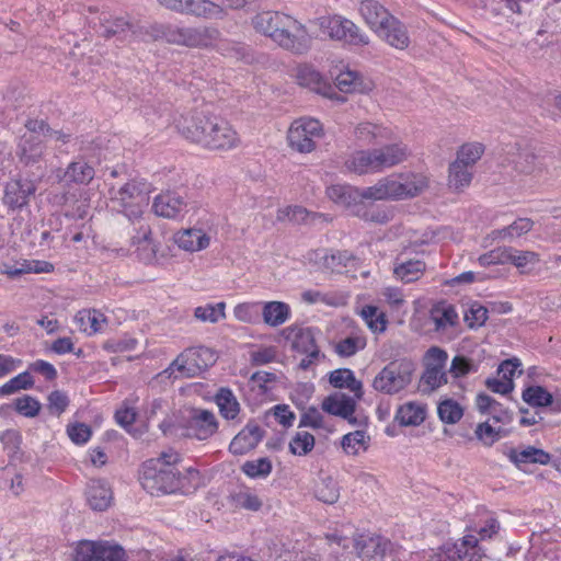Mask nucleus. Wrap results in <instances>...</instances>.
Segmentation results:
<instances>
[{
	"label": "nucleus",
	"instance_id": "nucleus-1",
	"mask_svg": "<svg viewBox=\"0 0 561 561\" xmlns=\"http://www.w3.org/2000/svg\"><path fill=\"white\" fill-rule=\"evenodd\" d=\"M181 455L171 448L157 458L146 460L140 476L142 488L154 496L194 493L203 485V477L192 467L181 470Z\"/></svg>",
	"mask_w": 561,
	"mask_h": 561
},
{
	"label": "nucleus",
	"instance_id": "nucleus-2",
	"mask_svg": "<svg viewBox=\"0 0 561 561\" xmlns=\"http://www.w3.org/2000/svg\"><path fill=\"white\" fill-rule=\"evenodd\" d=\"M176 127L186 139L210 150H230L240 144L238 133L227 121L202 111L182 116Z\"/></svg>",
	"mask_w": 561,
	"mask_h": 561
},
{
	"label": "nucleus",
	"instance_id": "nucleus-3",
	"mask_svg": "<svg viewBox=\"0 0 561 561\" xmlns=\"http://www.w3.org/2000/svg\"><path fill=\"white\" fill-rule=\"evenodd\" d=\"M152 41L164 39L169 44L186 47H208L219 38L220 32L213 26H184L173 23H153L146 27Z\"/></svg>",
	"mask_w": 561,
	"mask_h": 561
},
{
	"label": "nucleus",
	"instance_id": "nucleus-4",
	"mask_svg": "<svg viewBox=\"0 0 561 561\" xmlns=\"http://www.w3.org/2000/svg\"><path fill=\"white\" fill-rule=\"evenodd\" d=\"M112 202L126 217L137 219L149 203V188L145 182L131 180L113 192Z\"/></svg>",
	"mask_w": 561,
	"mask_h": 561
},
{
	"label": "nucleus",
	"instance_id": "nucleus-5",
	"mask_svg": "<svg viewBox=\"0 0 561 561\" xmlns=\"http://www.w3.org/2000/svg\"><path fill=\"white\" fill-rule=\"evenodd\" d=\"M414 370V363L410 359L390 362L374 378L373 388L386 394L398 393L411 382Z\"/></svg>",
	"mask_w": 561,
	"mask_h": 561
},
{
	"label": "nucleus",
	"instance_id": "nucleus-6",
	"mask_svg": "<svg viewBox=\"0 0 561 561\" xmlns=\"http://www.w3.org/2000/svg\"><path fill=\"white\" fill-rule=\"evenodd\" d=\"M217 360L216 353L208 347L197 346L185 348L165 369V373L176 369L181 377L199 376Z\"/></svg>",
	"mask_w": 561,
	"mask_h": 561
},
{
	"label": "nucleus",
	"instance_id": "nucleus-7",
	"mask_svg": "<svg viewBox=\"0 0 561 561\" xmlns=\"http://www.w3.org/2000/svg\"><path fill=\"white\" fill-rule=\"evenodd\" d=\"M321 33L331 39L353 46H366L369 37L351 20L340 15L321 16L317 20Z\"/></svg>",
	"mask_w": 561,
	"mask_h": 561
},
{
	"label": "nucleus",
	"instance_id": "nucleus-8",
	"mask_svg": "<svg viewBox=\"0 0 561 561\" xmlns=\"http://www.w3.org/2000/svg\"><path fill=\"white\" fill-rule=\"evenodd\" d=\"M353 547L363 561H393L394 545L379 535H357L353 537Z\"/></svg>",
	"mask_w": 561,
	"mask_h": 561
},
{
	"label": "nucleus",
	"instance_id": "nucleus-9",
	"mask_svg": "<svg viewBox=\"0 0 561 561\" xmlns=\"http://www.w3.org/2000/svg\"><path fill=\"white\" fill-rule=\"evenodd\" d=\"M387 199H404L419 195L426 186L422 175L400 173L379 180Z\"/></svg>",
	"mask_w": 561,
	"mask_h": 561
},
{
	"label": "nucleus",
	"instance_id": "nucleus-10",
	"mask_svg": "<svg viewBox=\"0 0 561 561\" xmlns=\"http://www.w3.org/2000/svg\"><path fill=\"white\" fill-rule=\"evenodd\" d=\"M163 8L207 20H224L228 12L225 7L210 0H157Z\"/></svg>",
	"mask_w": 561,
	"mask_h": 561
},
{
	"label": "nucleus",
	"instance_id": "nucleus-11",
	"mask_svg": "<svg viewBox=\"0 0 561 561\" xmlns=\"http://www.w3.org/2000/svg\"><path fill=\"white\" fill-rule=\"evenodd\" d=\"M322 126L318 119L300 118L295 121L287 135L289 146L299 152H311L316 139L321 138Z\"/></svg>",
	"mask_w": 561,
	"mask_h": 561
},
{
	"label": "nucleus",
	"instance_id": "nucleus-12",
	"mask_svg": "<svg viewBox=\"0 0 561 561\" xmlns=\"http://www.w3.org/2000/svg\"><path fill=\"white\" fill-rule=\"evenodd\" d=\"M75 561H126L125 550L110 541H80L75 550Z\"/></svg>",
	"mask_w": 561,
	"mask_h": 561
},
{
	"label": "nucleus",
	"instance_id": "nucleus-13",
	"mask_svg": "<svg viewBox=\"0 0 561 561\" xmlns=\"http://www.w3.org/2000/svg\"><path fill=\"white\" fill-rule=\"evenodd\" d=\"M285 25L274 44L295 55L307 54L312 45L307 27L291 15Z\"/></svg>",
	"mask_w": 561,
	"mask_h": 561
},
{
	"label": "nucleus",
	"instance_id": "nucleus-14",
	"mask_svg": "<svg viewBox=\"0 0 561 561\" xmlns=\"http://www.w3.org/2000/svg\"><path fill=\"white\" fill-rule=\"evenodd\" d=\"M37 190L36 183L27 178L16 176L4 185L2 202L12 213L22 211L30 205Z\"/></svg>",
	"mask_w": 561,
	"mask_h": 561
},
{
	"label": "nucleus",
	"instance_id": "nucleus-15",
	"mask_svg": "<svg viewBox=\"0 0 561 561\" xmlns=\"http://www.w3.org/2000/svg\"><path fill=\"white\" fill-rule=\"evenodd\" d=\"M500 165L513 163V169L522 174H534L540 171L538 158L530 148L519 149L517 144H508L499 153Z\"/></svg>",
	"mask_w": 561,
	"mask_h": 561
},
{
	"label": "nucleus",
	"instance_id": "nucleus-16",
	"mask_svg": "<svg viewBox=\"0 0 561 561\" xmlns=\"http://www.w3.org/2000/svg\"><path fill=\"white\" fill-rule=\"evenodd\" d=\"M186 430L190 437L205 440L217 432L218 422L211 411L193 408L190 410Z\"/></svg>",
	"mask_w": 561,
	"mask_h": 561
},
{
	"label": "nucleus",
	"instance_id": "nucleus-17",
	"mask_svg": "<svg viewBox=\"0 0 561 561\" xmlns=\"http://www.w3.org/2000/svg\"><path fill=\"white\" fill-rule=\"evenodd\" d=\"M289 18L290 15L279 11H262L252 18V26L255 32L275 43Z\"/></svg>",
	"mask_w": 561,
	"mask_h": 561
},
{
	"label": "nucleus",
	"instance_id": "nucleus-18",
	"mask_svg": "<svg viewBox=\"0 0 561 561\" xmlns=\"http://www.w3.org/2000/svg\"><path fill=\"white\" fill-rule=\"evenodd\" d=\"M100 24L101 35L105 38L116 36L119 41H124L128 35L140 36L142 39L148 37L146 35L147 26H135L125 18H111L103 14L100 18Z\"/></svg>",
	"mask_w": 561,
	"mask_h": 561
},
{
	"label": "nucleus",
	"instance_id": "nucleus-19",
	"mask_svg": "<svg viewBox=\"0 0 561 561\" xmlns=\"http://www.w3.org/2000/svg\"><path fill=\"white\" fill-rule=\"evenodd\" d=\"M447 561H481L485 554L476 536H465L460 541L444 546Z\"/></svg>",
	"mask_w": 561,
	"mask_h": 561
},
{
	"label": "nucleus",
	"instance_id": "nucleus-20",
	"mask_svg": "<svg viewBox=\"0 0 561 561\" xmlns=\"http://www.w3.org/2000/svg\"><path fill=\"white\" fill-rule=\"evenodd\" d=\"M321 409L328 414L347 420L351 424H356V417L353 416L356 410V398L344 392H334L325 397L321 403Z\"/></svg>",
	"mask_w": 561,
	"mask_h": 561
},
{
	"label": "nucleus",
	"instance_id": "nucleus-21",
	"mask_svg": "<svg viewBox=\"0 0 561 561\" xmlns=\"http://www.w3.org/2000/svg\"><path fill=\"white\" fill-rule=\"evenodd\" d=\"M152 210L159 217L175 219L187 211V203L176 193L165 192L154 197Z\"/></svg>",
	"mask_w": 561,
	"mask_h": 561
},
{
	"label": "nucleus",
	"instance_id": "nucleus-22",
	"mask_svg": "<svg viewBox=\"0 0 561 561\" xmlns=\"http://www.w3.org/2000/svg\"><path fill=\"white\" fill-rule=\"evenodd\" d=\"M520 366L517 357L504 359L497 367L496 377H493V393L508 394L514 389V377L523 373Z\"/></svg>",
	"mask_w": 561,
	"mask_h": 561
},
{
	"label": "nucleus",
	"instance_id": "nucleus-23",
	"mask_svg": "<svg viewBox=\"0 0 561 561\" xmlns=\"http://www.w3.org/2000/svg\"><path fill=\"white\" fill-rule=\"evenodd\" d=\"M376 34L396 49L403 50L410 45L407 26L394 15Z\"/></svg>",
	"mask_w": 561,
	"mask_h": 561
},
{
	"label": "nucleus",
	"instance_id": "nucleus-24",
	"mask_svg": "<svg viewBox=\"0 0 561 561\" xmlns=\"http://www.w3.org/2000/svg\"><path fill=\"white\" fill-rule=\"evenodd\" d=\"M264 431L255 423H248L231 440L229 451L233 455H244L254 449L263 438Z\"/></svg>",
	"mask_w": 561,
	"mask_h": 561
},
{
	"label": "nucleus",
	"instance_id": "nucleus-25",
	"mask_svg": "<svg viewBox=\"0 0 561 561\" xmlns=\"http://www.w3.org/2000/svg\"><path fill=\"white\" fill-rule=\"evenodd\" d=\"M280 335L290 342L291 350L298 353L308 352L317 346L314 331L311 328L293 324L284 328Z\"/></svg>",
	"mask_w": 561,
	"mask_h": 561
},
{
	"label": "nucleus",
	"instance_id": "nucleus-26",
	"mask_svg": "<svg viewBox=\"0 0 561 561\" xmlns=\"http://www.w3.org/2000/svg\"><path fill=\"white\" fill-rule=\"evenodd\" d=\"M375 149L381 172L403 163L411 154L408 145L402 141L387 144Z\"/></svg>",
	"mask_w": 561,
	"mask_h": 561
},
{
	"label": "nucleus",
	"instance_id": "nucleus-27",
	"mask_svg": "<svg viewBox=\"0 0 561 561\" xmlns=\"http://www.w3.org/2000/svg\"><path fill=\"white\" fill-rule=\"evenodd\" d=\"M502 453L505 456H507L510 460L518 467H520L522 465H548L551 462L550 454L535 446H526L523 447L522 449L505 447L502 449Z\"/></svg>",
	"mask_w": 561,
	"mask_h": 561
},
{
	"label": "nucleus",
	"instance_id": "nucleus-28",
	"mask_svg": "<svg viewBox=\"0 0 561 561\" xmlns=\"http://www.w3.org/2000/svg\"><path fill=\"white\" fill-rule=\"evenodd\" d=\"M345 167L357 174L381 172L375 148L355 151L346 159Z\"/></svg>",
	"mask_w": 561,
	"mask_h": 561
},
{
	"label": "nucleus",
	"instance_id": "nucleus-29",
	"mask_svg": "<svg viewBox=\"0 0 561 561\" xmlns=\"http://www.w3.org/2000/svg\"><path fill=\"white\" fill-rule=\"evenodd\" d=\"M359 12L367 25L376 33L393 15L377 0H363Z\"/></svg>",
	"mask_w": 561,
	"mask_h": 561
},
{
	"label": "nucleus",
	"instance_id": "nucleus-30",
	"mask_svg": "<svg viewBox=\"0 0 561 561\" xmlns=\"http://www.w3.org/2000/svg\"><path fill=\"white\" fill-rule=\"evenodd\" d=\"M44 138L33 134H22L18 146V156L25 163H34L41 159L44 153Z\"/></svg>",
	"mask_w": 561,
	"mask_h": 561
},
{
	"label": "nucleus",
	"instance_id": "nucleus-31",
	"mask_svg": "<svg viewBox=\"0 0 561 561\" xmlns=\"http://www.w3.org/2000/svg\"><path fill=\"white\" fill-rule=\"evenodd\" d=\"M174 242L185 251L196 252L206 249L210 239L202 229L188 228L176 232Z\"/></svg>",
	"mask_w": 561,
	"mask_h": 561
},
{
	"label": "nucleus",
	"instance_id": "nucleus-32",
	"mask_svg": "<svg viewBox=\"0 0 561 561\" xmlns=\"http://www.w3.org/2000/svg\"><path fill=\"white\" fill-rule=\"evenodd\" d=\"M87 501L92 510L105 511L112 502V491L103 480H91L88 484Z\"/></svg>",
	"mask_w": 561,
	"mask_h": 561
},
{
	"label": "nucleus",
	"instance_id": "nucleus-33",
	"mask_svg": "<svg viewBox=\"0 0 561 561\" xmlns=\"http://www.w3.org/2000/svg\"><path fill=\"white\" fill-rule=\"evenodd\" d=\"M327 195L335 204L353 208V211L359 207V188L357 187L335 184L328 187Z\"/></svg>",
	"mask_w": 561,
	"mask_h": 561
},
{
	"label": "nucleus",
	"instance_id": "nucleus-34",
	"mask_svg": "<svg viewBox=\"0 0 561 561\" xmlns=\"http://www.w3.org/2000/svg\"><path fill=\"white\" fill-rule=\"evenodd\" d=\"M136 245L137 256L144 263H151L156 260L158 248L151 239V229L149 226H141L136 236L131 239Z\"/></svg>",
	"mask_w": 561,
	"mask_h": 561
},
{
	"label": "nucleus",
	"instance_id": "nucleus-35",
	"mask_svg": "<svg viewBox=\"0 0 561 561\" xmlns=\"http://www.w3.org/2000/svg\"><path fill=\"white\" fill-rule=\"evenodd\" d=\"M329 382L337 389H348L356 399L360 400L364 396L363 383L357 380L353 370L348 368H339L330 373Z\"/></svg>",
	"mask_w": 561,
	"mask_h": 561
},
{
	"label": "nucleus",
	"instance_id": "nucleus-36",
	"mask_svg": "<svg viewBox=\"0 0 561 561\" xmlns=\"http://www.w3.org/2000/svg\"><path fill=\"white\" fill-rule=\"evenodd\" d=\"M261 312L264 323L273 328L284 324L291 314L288 304L276 300L263 302Z\"/></svg>",
	"mask_w": 561,
	"mask_h": 561
},
{
	"label": "nucleus",
	"instance_id": "nucleus-37",
	"mask_svg": "<svg viewBox=\"0 0 561 561\" xmlns=\"http://www.w3.org/2000/svg\"><path fill=\"white\" fill-rule=\"evenodd\" d=\"M533 227L534 221L530 218L520 217L501 229L493 230V240L513 242L515 239L528 233Z\"/></svg>",
	"mask_w": 561,
	"mask_h": 561
},
{
	"label": "nucleus",
	"instance_id": "nucleus-38",
	"mask_svg": "<svg viewBox=\"0 0 561 561\" xmlns=\"http://www.w3.org/2000/svg\"><path fill=\"white\" fill-rule=\"evenodd\" d=\"M425 268L426 265L421 260L397 261L393 267V274L397 279L408 284L420 279Z\"/></svg>",
	"mask_w": 561,
	"mask_h": 561
},
{
	"label": "nucleus",
	"instance_id": "nucleus-39",
	"mask_svg": "<svg viewBox=\"0 0 561 561\" xmlns=\"http://www.w3.org/2000/svg\"><path fill=\"white\" fill-rule=\"evenodd\" d=\"M431 319L435 323L436 331H445L458 323V313L453 305L439 304L431 310Z\"/></svg>",
	"mask_w": 561,
	"mask_h": 561
},
{
	"label": "nucleus",
	"instance_id": "nucleus-40",
	"mask_svg": "<svg viewBox=\"0 0 561 561\" xmlns=\"http://www.w3.org/2000/svg\"><path fill=\"white\" fill-rule=\"evenodd\" d=\"M95 175L94 168L84 160L80 159L71 162L65 173L64 180L77 184H88Z\"/></svg>",
	"mask_w": 561,
	"mask_h": 561
},
{
	"label": "nucleus",
	"instance_id": "nucleus-41",
	"mask_svg": "<svg viewBox=\"0 0 561 561\" xmlns=\"http://www.w3.org/2000/svg\"><path fill=\"white\" fill-rule=\"evenodd\" d=\"M215 400L222 417L233 420L239 414L240 404L230 389H219Z\"/></svg>",
	"mask_w": 561,
	"mask_h": 561
},
{
	"label": "nucleus",
	"instance_id": "nucleus-42",
	"mask_svg": "<svg viewBox=\"0 0 561 561\" xmlns=\"http://www.w3.org/2000/svg\"><path fill=\"white\" fill-rule=\"evenodd\" d=\"M231 504L236 508H243L251 512H257L263 503L259 495L249 488H242L230 494Z\"/></svg>",
	"mask_w": 561,
	"mask_h": 561
},
{
	"label": "nucleus",
	"instance_id": "nucleus-43",
	"mask_svg": "<svg viewBox=\"0 0 561 561\" xmlns=\"http://www.w3.org/2000/svg\"><path fill=\"white\" fill-rule=\"evenodd\" d=\"M314 496L325 503L334 504L340 497V489L337 482L331 477H322L314 485Z\"/></svg>",
	"mask_w": 561,
	"mask_h": 561
},
{
	"label": "nucleus",
	"instance_id": "nucleus-44",
	"mask_svg": "<svg viewBox=\"0 0 561 561\" xmlns=\"http://www.w3.org/2000/svg\"><path fill=\"white\" fill-rule=\"evenodd\" d=\"M424 419V408L412 402L402 405L396 414V420L403 426L420 425Z\"/></svg>",
	"mask_w": 561,
	"mask_h": 561
},
{
	"label": "nucleus",
	"instance_id": "nucleus-45",
	"mask_svg": "<svg viewBox=\"0 0 561 561\" xmlns=\"http://www.w3.org/2000/svg\"><path fill=\"white\" fill-rule=\"evenodd\" d=\"M320 216L319 214L308 211L301 206H288L277 211V220H288L294 224H308Z\"/></svg>",
	"mask_w": 561,
	"mask_h": 561
},
{
	"label": "nucleus",
	"instance_id": "nucleus-46",
	"mask_svg": "<svg viewBox=\"0 0 561 561\" xmlns=\"http://www.w3.org/2000/svg\"><path fill=\"white\" fill-rule=\"evenodd\" d=\"M0 442L3 450L11 459H18L22 456L21 445L22 435L18 430L9 428L0 435Z\"/></svg>",
	"mask_w": 561,
	"mask_h": 561
},
{
	"label": "nucleus",
	"instance_id": "nucleus-47",
	"mask_svg": "<svg viewBox=\"0 0 561 561\" xmlns=\"http://www.w3.org/2000/svg\"><path fill=\"white\" fill-rule=\"evenodd\" d=\"M76 320L80 322V328L88 334H94L102 329V323L105 322L104 316L96 310H82L76 316Z\"/></svg>",
	"mask_w": 561,
	"mask_h": 561
},
{
	"label": "nucleus",
	"instance_id": "nucleus-48",
	"mask_svg": "<svg viewBox=\"0 0 561 561\" xmlns=\"http://www.w3.org/2000/svg\"><path fill=\"white\" fill-rule=\"evenodd\" d=\"M472 179V173L470 168L465 167V164H460L459 162L454 161L449 165V175L448 183L449 186L455 190H460L463 186L470 184Z\"/></svg>",
	"mask_w": 561,
	"mask_h": 561
},
{
	"label": "nucleus",
	"instance_id": "nucleus-49",
	"mask_svg": "<svg viewBox=\"0 0 561 561\" xmlns=\"http://www.w3.org/2000/svg\"><path fill=\"white\" fill-rule=\"evenodd\" d=\"M261 302H241L233 308V316L244 323H257L260 321Z\"/></svg>",
	"mask_w": 561,
	"mask_h": 561
},
{
	"label": "nucleus",
	"instance_id": "nucleus-50",
	"mask_svg": "<svg viewBox=\"0 0 561 561\" xmlns=\"http://www.w3.org/2000/svg\"><path fill=\"white\" fill-rule=\"evenodd\" d=\"M272 462L266 457L248 460L241 467L242 471L252 479L266 478L272 472Z\"/></svg>",
	"mask_w": 561,
	"mask_h": 561
},
{
	"label": "nucleus",
	"instance_id": "nucleus-51",
	"mask_svg": "<svg viewBox=\"0 0 561 561\" xmlns=\"http://www.w3.org/2000/svg\"><path fill=\"white\" fill-rule=\"evenodd\" d=\"M523 399L534 407H548L553 403V397L540 386H531L523 391Z\"/></svg>",
	"mask_w": 561,
	"mask_h": 561
},
{
	"label": "nucleus",
	"instance_id": "nucleus-52",
	"mask_svg": "<svg viewBox=\"0 0 561 561\" xmlns=\"http://www.w3.org/2000/svg\"><path fill=\"white\" fill-rule=\"evenodd\" d=\"M226 304L218 302L216 305H206L195 308L194 316L196 319L203 322L216 323L219 319L226 317L225 313Z\"/></svg>",
	"mask_w": 561,
	"mask_h": 561
},
{
	"label": "nucleus",
	"instance_id": "nucleus-53",
	"mask_svg": "<svg viewBox=\"0 0 561 561\" xmlns=\"http://www.w3.org/2000/svg\"><path fill=\"white\" fill-rule=\"evenodd\" d=\"M335 85L341 92H359L362 91L363 81L357 72L347 70L336 76Z\"/></svg>",
	"mask_w": 561,
	"mask_h": 561
},
{
	"label": "nucleus",
	"instance_id": "nucleus-54",
	"mask_svg": "<svg viewBox=\"0 0 561 561\" xmlns=\"http://www.w3.org/2000/svg\"><path fill=\"white\" fill-rule=\"evenodd\" d=\"M360 316L373 332H383L386 330V316L378 311L375 306H365Z\"/></svg>",
	"mask_w": 561,
	"mask_h": 561
},
{
	"label": "nucleus",
	"instance_id": "nucleus-55",
	"mask_svg": "<svg viewBox=\"0 0 561 561\" xmlns=\"http://www.w3.org/2000/svg\"><path fill=\"white\" fill-rule=\"evenodd\" d=\"M314 447V436L308 432H298L289 443V450L294 455L305 456Z\"/></svg>",
	"mask_w": 561,
	"mask_h": 561
},
{
	"label": "nucleus",
	"instance_id": "nucleus-56",
	"mask_svg": "<svg viewBox=\"0 0 561 561\" xmlns=\"http://www.w3.org/2000/svg\"><path fill=\"white\" fill-rule=\"evenodd\" d=\"M483 148L480 144H466L457 151L456 162L472 168V165L481 158Z\"/></svg>",
	"mask_w": 561,
	"mask_h": 561
},
{
	"label": "nucleus",
	"instance_id": "nucleus-57",
	"mask_svg": "<svg viewBox=\"0 0 561 561\" xmlns=\"http://www.w3.org/2000/svg\"><path fill=\"white\" fill-rule=\"evenodd\" d=\"M423 391H433L447 382V374L444 370H439L435 367H426L421 377Z\"/></svg>",
	"mask_w": 561,
	"mask_h": 561
},
{
	"label": "nucleus",
	"instance_id": "nucleus-58",
	"mask_svg": "<svg viewBox=\"0 0 561 561\" xmlns=\"http://www.w3.org/2000/svg\"><path fill=\"white\" fill-rule=\"evenodd\" d=\"M387 129L371 124V123H362L355 128V136L358 140L363 142L370 144L378 138H386Z\"/></svg>",
	"mask_w": 561,
	"mask_h": 561
},
{
	"label": "nucleus",
	"instance_id": "nucleus-59",
	"mask_svg": "<svg viewBox=\"0 0 561 561\" xmlns=\"http://www.w3.org/2000/svg\"><path fill=\"white\" fill-rule=\"evenodd\" d=\"M437 411L439 419L448 424H455L463 414L460 404L451 399L440 402Z\"/></svg>",
	"mask_w": 561,
	"mask_h": 561
},
{
	"label": "nucleus",
	"instance_id": "nucleus-60",
	"mask_svg": "<svg viewBox=\"0 0 561 561\" xmlns=\"http://www.w3.org/2000/svg\"><path fill=\"white\" fill-rule=\"evenodd\" d=\"M34 385L33 377L30 373L24 371L10 379L7 383L0 387V394H12L21 389H30Z\"/></svg>",
	"mask_w": 561,
	"mask_h": 561
},
{
	"label": "nucleus",
	"instance_id": "nucleus-61",
	"mask_svg": "<svg viewBox=\"0 0 561 561\" xmlns=\"http://www.w3.org/2000/svg\"><path fill=\"white\" fill-rule=\"evenodd\" d=\"M321 75L309 66L298 68L297 80L300 85L308 87L318 92L321 91Z\"/></svg>",
	"mask_w": 561,
	"mask_h": 561
},
{
	"label": "nucleus",
	"instance_id": "nucleus-62",
	"mask_svg": "<svg viewBox=\"0 0 561 561\" xmlns=\"http://www.w3.org/2000/svg\"><path fill=\"white\" fill-rule=\"evenodd\" d=\"M65 216L71 219H83L88 215L87 199H75V196L65 197Z\"/></svg>",
	"mask_w": 561,
	"mask_h": 561
},
{
	"label": "nucleus",
	"instance_id": "nucleus-63",
	"mask_svg": "<svg viewBox=\"0 0 561 561\" xmlns=\"http://www.w3.org/2000/svg\"><path fill=\"white\" fill-rule=\"evenodd\" d=\"M15 410L25 417H34L41 411V403L35 398L24 394L15 399Z\"/></svg>",
	"mask_w": 561,
	"mask_h": 561
},
{
	"label": "nucleus",
	"instance_id": "nucleus-64",
	"mask_svg": "<svg viewBox=\"0 0 561 561\" xmlns=\"http://www.w3.org/2000/svg\"><path fill=\"white\" fill-rule=\"evenodd\" d=\"M364 346L365 342L362 337L348 336L336 344L335 352L342 357H350Z\"/></svg>",
	"mask_w": 561,
	"mask_h": 561
}]
</instances>
